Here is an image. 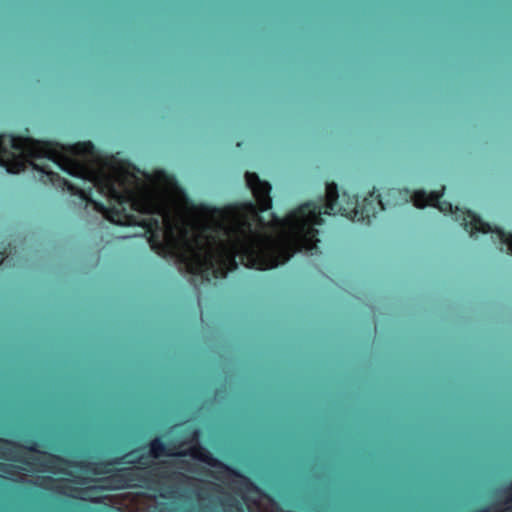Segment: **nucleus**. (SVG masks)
Instances as JSON below:
<instances>
[{
    "label": "nucleus",
    "instance_id": "obj_12",
    "mask_svg": "<svg viewBox=\"0 0 512 512\" xmlns=\"http://www.w3.org/2000/svg\"><path fill=\"white\" fill-rule=\"evenodd\" d=\"M3 260H4V258H3V257H1L0 264L3 262Z\"/></svg>",
    "mask_w": 512,
    "mask_h": 512
},
{
    "label": "nucleus",
    "instance_id": "obj_5",
    "mask_svg": "<svg viewBox=\"0 0 512 512\" xmlns=\"http://www.w3.org/2000/svg\"><path fill=\"white\" fill-rule=\"evenodd\" d=\"M148 448L149 456L153 458H159L161 456H178V452L174 451L176 446L172 442H163L160 437H156L150 440L148 443Z\"/></svg>",
    "mask_w": 512,
    "mask_h": 512
},
{
    "label": "nucleus",
    "instance_id": "obj_8",
    "mask_svg": "<svg viewBox=\"0 0 512 512\" xmlns=\"http://www.w3.org/2000/svg\"><path fill=\"white\" fill-rule=\"evenodd\" d=\"M474 512H498L494 510L491 506L482 507Z\"/></svg>",
    "mask_w": 512,
    "mask_h": 512
},
{
    "label": "nucleus",
    "instance_id": "obj_10",
    "mask_svg": "<svg viewBox=\"0 0 512 512\" xmlns=\"http://www.w3.org/2000/svg\"><path fill=\"white\" fill-rule=\"evenodd\" d=\"M395 193H396V190H395V189H391V190H389V194H393V195H395Z\"/></svg>",
    "mask_w": 512,
    "mask_h": 512
},
{
    "label": "nucleus",
    "instance_id": "obj_11",
    "mask_svg": "<svg viewBox=\"0 0 512 512\" xmlns=\"http://www.w3.org/2000/svg\"><path fill=\"white\" fill-rule=\"evenodd\" d=\"M165 465H166V462H162V463L158 464L157 466L158 467H164Z\"/></svg>",
    "mask_w": 512,
    "mask_h": 512
},
{
    "label": "nucleus",
    "instance_id": "obj_9",
    "mask_svg": "<svg viewBox=\"0 0 512 512\" xmlns=\"http://www.w3.org/2000/svg\"><path fill=\"white\" fill-rule=\"evenodd\" d=\"M179 464H180L181 468H185V469L191 470L190 467H189L190 466L189 462L183 460V461H180Z\"/></svg>",
    "mask_w": 512,
    "mask_h": 512
},
{
    "label": "nucleus",
    "instance_id": "obj_4",
    "mask_svg": "<svg viewBox=\"0 0 512 512\" xmlns=\"http://www.w3.org/2000/svg\"><path fill=\"white\" fill-rule=\"evenodd\" d=\"M178 456H190L193 459L201 461L210 467L219 468L223 472L241 479V481L246 485H252L250 480L246 476H244L239 470L232 468L231 466L225 464L224 462L214 457L213 454L207 448H205L199 443L191 446L186 451H179Z\"/></svg>",
    "mask_w": 512,
    "mask_h": 512
},
{
    "label": "nucleus",
    "instance_id": "obj_6",
    "mask_svg": "<svg viewBox=\"0 0 512 512\" xmlns=\"http://www.w3.org/2000/svg\"><path fill=\"white\" fill-rule=\"evenodd\" d=\"M160 477L166 478V479H187V476L179 473V472H173L170 475H166L164 472L160 474Z\"/></svg>",
    "mask_w": 512,
    "mask_h": 512
},
{
    "label": "nucleus",
    "instance_id": "obj_7",
    "mask_svg": "<svg viewBox=\"0 0 512 512\" xmlns=\"http://www.w3.org/2000/svg\"><path fill=\"white\" fill-rule=\"evenodd\" d=\"M227 505L231 508H235L238 511H241V509H242L240 503L233 498L229 499V501L227 502Z\"/></svg>",
    "mask_w": 512,
    "mask_h": 512
},
{
    "label": "nucleus",
    "instance_id": "obj_2",
    "mask_svg": "<svg viewBox=\"0 0 512 512\" xmlns=\"http://www.w3.org/2000/svg\"><path fill=\"white\" fill-rule=\"evenodd\" d=\"M38 446V442L35 440H29L27 445H22L19 442L13 440L0 438V459L17 461L23 464H30L27 460L21 457V451L26 450L28 452L40 453L45 455V460L42 465L49 472L54 473L56 469L61 465H69L71 467L91 472L95 475L109 474L108 476L102 477L97 480L100 483V485L97 486L96 488L101 491L126 490L129 488L136 487V485L133 484V482L141 480V476L131 468H118L112 470V466L129 463L147 465V462H145L144 455L139 456L134 461L128 460V458L135 451H130L121 456L114 457L110 460H104L99 462H72L62 456L39 451Z\"/></svg>",
    "mask_w": 512,
    "mask_h": 512
},
{
    "label": "nucleus",
    "instance_id": "obj_1",
    "mask_svg": "<svg viewBox=\"0 0 512 512\" xmlns=\"http://www.w3.org/2000/svg\"><path fill=\"white\" fill-rule=\"evenodd\" d=\"M99 151L90 142L63 145L14 134L0 135V166L8 173L23 172L28 165L40 181L77 196L105 219L121 226L138 225L157 255L174 259L186 273L203 281L219 280L238 269L269 270L290 260V213L280 218L270 212L271 185L258 174L246 172L251 200L214 208L219 221L205 225L190 237L188 213L194 205L175 176L155 173L162 188L141 187L125 163L110 170L98 167Z\"/></svg>",
    "mask_w": 512,
    "mask_h": 512
},
{
    "label": "nucleus",
    "instance_id": "obj_3",
    "mask_svg": "<svg viewBox=\"0 0 512 512\" xmlns=\"http://www.w3.org/2000/svg\"><path fill=\"white\" fill-rule=\"evenodd\" d=\"M444 192L445 186L443 185L439 191H432L430 193H427L424 190H419L411 194L408 189H405L404 198L406 202L411 199L414 206L417 208L431 206L437 208L445 215L451 214L453 219L457 221L471 236L476 233H492V237L501 245L500 250H503V246H506L509 253L512 254V233L505 232L497 226L492 227L479 215L469 209H463L458 206L453 207L449 201L442 199Z\"/></svg>",
    "mask_w": 512,
    "mask_h": 512
}]
</instances>
